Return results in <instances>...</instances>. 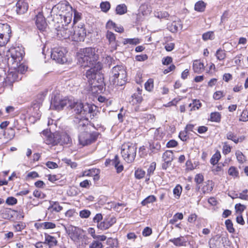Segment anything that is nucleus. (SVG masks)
<instances>
[{
    "mask_svg": "<svg viewBox=\"0 0 248 248\" xmlns=\"http://www.w3.org/2000/svg\"><path fill=\"white\" fill-rule=\"evenodd\" d=\"M182 188L179 185H177L173 189V193L176 198H179L182 193Z\"/></svg>",
    "mask_w": 248,
    "mask_h": 248,
    "instance_id": "40",
    "label": "nucleus"
},
{
    "mask_svg": "<svg viewBox=\"0 0 248 248\" xmlns=\"http://www.w3.org/2000/svg\"><path fill=\"white\" fill-rule=\"evenodd\" d=\"M11 57L13 62L16 63V66L23 59L24 56V50L19 47H15L10 50Z\"/></svg>",
    "mask_w": 248,
    "mask_h": 248,
    "instance_id": "11",
    "label": "nucleus"
},
{
    "mask_svg": "<svg viewBox=\"0 0 248 248\" xmlns=\"http://www.w3.org/2000/svg\"><path fill=\"white\" fill-rule=\"evenodd\" d=\"M156 201V198L154 195H150L147 197L141 202V204L143 206H145L147 204L152 203Z\"/></svg>",
    "mask_w": 248,
    "mask_h": 248,
    "instance_id": "31",
    "label": "nucleus"
},
{
    "mask_svg": "<svg viewBox=\"0 0 248 248\" xmlns=\"http://www.w3.org/2000/svg\"><path fill=\"white\" fill-rule=\"evenodd\" d=\"M172 62V58L169 56L163 58L162 60V64L163 65H169Z\"/></svg>",
    "mask_w": 248,
    "mask_h": 248,
    "instance_id": "56",
    "label": "nucleus"
},
{
    "mask_svg": "<svg viewBox=\"0 0 248 248\" xmlns=\"http://www.w3.org/2000/svg\"><path fill=\"white\" fill-rule=\"evenodd\" d=\"M206 5V3L203 1H199L195 5V10L200 12H203L205 10Z\"/></svg>",
    "mask_w": 248,
    "mask_h": 248,
    "instance_id": "28",
    "label": "nucleus"
},
{
    "mask_svg": "<svg viewBox=\"0 0 248 248\" xmlns=\"http://www.w3.org/2000/svg\"><path fill=\"white\" fill-rule=\"evenodd\" d=\"M136 146L131 143H126L122 145L121 154L124 159L127 163L132 162L136 157Z\"/></svg>",
    "mask_w": 248,
    "mask_h": 248,
    "instance_id": "5",
    "label": "nucleus"
},
{
    "mask_svg": "<svg viewBox=\"0 0 248 248\" xmlns=\"http://www.w3.org/2000/svg\"><path fill=\"white\" fill-rule=\"evenodd\" d=\"M225 225L227 230L230 233H233L235 232V230L233 227V224L232 221L230 219H227L225 221Z\"/></svg>",
    "mask_w": 248,
    "mask_h": 248,
    "instance_id": "38",
    "label": "nucleus"
},
{
    "mask_svg": "<svg viewBox=\"0 0 248 248\" xmlns=\"http://www.w3.org/2000/svg\"><path fill=\"white\" fill-rule=\"evenodd\" d=\"M11 30L7 24H0V46H5L9 41Z\"/></svg>",
    "mask_w": 248,
    "mask_h": 248,
    "instance_id": "8",
    "label": "nucleus"
},
{
    "mask_svg": "<svg viewBox=\"0 0 248 248\" xmlns=\"http://www.w3.org/2000/svg\"><path fill=\"white\" fill-rule=\"evenodd\" d=\"M43 101V98L41 96V97L38 100H34L31 105V108H40L42 106V102Z\"/></svg>",
    "mask_w": 248,
    "mask_h": 248,
    "instance_id": "29",
    "label": "nucleus"
},
{
    "mask_svg": "<svg viewBox=\"0 0 248 248\" xmlns=\"http://www.w3.org/2000/svg\"><path fill=\"white\" fill-rule=\"evenodd\" d=\"M13 227L15 230L17 232H20L26 227V224L23 222H18L13 225Z\"/></svg>",
    "mask_w": 248,
    "mask_h": 248,
    "instance_id": "36",
    "label": "nucleus"
},
{
    "mask_svg": "<svg viewBox=\"0 0 248 248\" xmlns=\"http://www.w3.org/2000/svg\"><path fill=\"white\" fill-rule=\"evenodd\" d=\"M221 116L219 113L215 112L211 113L210 120L212 122H219L220 121Z\"/></svg>",
    "mask_w": 248,
    "mask_h": 248,
    "instance_id": "37",
    "label": "nucleus"
},
{
    "mask_svg": "<svg viewBox=\"0 0 248 248\" xmlns=\"http://www.w3.org/2000/svg\"><path fill=\"white\" fill-rule=\"evenodd\" d=\"M195 181L197 184H201L203 181V176L201 174H197L195 177Z\"/></svg>",
    "mask_w": 248,
    "mask_h": 248,
    "instance_id": "58",
    "label": "nucleus"
},
{
    "mask_svg": "<svg viewBox=\"0 0 248 248\" xmlns=\"http://www.w3.org/2000/svg\"><path fill=\"white\" fill-rule=\"evenodd\" d=\"M145 172L141 169H138L135 171V175L136 178L140 179L144 177Z\"/></svg>",
    "mask_w": 248,
    "mask_h": 248,
    "instance_id": "46",
    "label": "nucleus"
},
{
    "mask_svg": "<svg viewBox=\"0 0 248 248\" xmlns=\"http://www.w3.org/2000/svg\"><path fill=\"white\" fill-rule=\"evenodd\" d=\"M90 215L91 212L88 210H83L79 212V216L81 218H88Z\"/></svg>",
    "mask_w": 248,
    "mask_h": 248,
    "instance_id": "50",
    "label": "nucleus"
},
{
    "mask_svg": "<svg viewBox=\"0 0 248 248\" xmlns=\"http://www.w3.org/2000/svg\"><path fill=\"white\" fill-rule=\"evenodd\" d=\"M152 232V229L147 227L145 228L142 232V234L144 236H149Z\"/></svg>",
    "mask_w": 248,
    "mask_h": 248,
    "instance_id": "62",
    "label": "nucleus"
},
{
    "mask_svg": "<svg viewBox=\"0 0 248 248\" xmlns=\"http://www.w3.org/2000/svg\"><path fill=\"white\" fill-rule=\"evenodd\" d=\"M46 165L49 169H56L58 167L57 163L52 161L47 162Z\"/></svg>",
    "mask_w": 248,
    "mask_h": 248,
    "instance_id": "61",
    "label": "nucleus"
},
{
    "mask_svg": "<svg viewBox=\"0 0 248 248\" xmlns=\"http://www.w3.org/2000/svg\"><path fill=\"white\" fill-rule=\"evenodd\" d=\"M145 88L148 91H151L154 88V80L149 78L145 83Z\"/></svg>",
    "mask_w": 248,
    "mask_h": 248,
    "instance_id": "39",
    "label": "nucleus"
},
{
    "mask_svg": "<svg viewBox=\"0 0 248 248\" xmlns=\"http://www.w3.org/2000/svg\"><path fill=\"white\" fill-rule=\"evenodd\" d=\"M115 222L116 218L115 217L108 218L105 219L103 221L98 224L97 226L98 229L101 230H105L109 228Z\"/></svg>",
    "mask_w": 248,
    "mask_h": 248,
    "instance_id": "15",
    "label": "nucleus"
},
{
    "mask_svg": "<svg viewBox=\"0 0 248 248\" xmlns=\"http://www.w3.org/2000/svg\"><path fill=\"white\" fill-rule=\"evenodd\" d=\"M110 79L113 84L121 86L127 80V74L124 67L122 65L114 66L111 71Z\"/></svg>",
    "mask_w": 248,
    "mask_h": 248,
    "instance_id": "4",
    "label": "nucleus"
},
{
    "mask_svg": "<svg viewBox=\"0 0 248 248\" xmlns=\"http://www.w3.org/2000/svg\"><path fill=\"white\" fill-rule=\"evenodd\" d=\"M103 245L99 241H94L90 246L89 248H102Z\"/></svg>",
    "mask_w": 248,
    "mask_h": 248,
    "instance_id": "51",
    "label": "nucleus"
},
{
    "mask_svg": "<svg viewBox=\"0 0 248 248\" xmlns=\"http://www.w3.org/2000/svg\"><path fill=\"white\" fill-rule=\"evenodd\" d=\"M112 165L115 167L117 170L118 173L121 172L124 169V167L122 165L120 164V160L119 157L117 155L115 156L114 158L112 160Z\"/></svg>",
    "mask_w": 248,
    "mask_h": 248,
    "instance_id": "23",
    "label": "nucleus"
},
{
    "mask_svg": "<svg viewBox=\"0 0 248 248\" xmlns=\"http://www.w3.org/2000/svg\"><path fill=\"white\" fill-rule=\"evenodd\" d=\"M69 235L72 240L74 241H77L79 239L80 235L76 231V228H75L74 230H72V232L69 233Z\"/></svg>",
    "mask_w": 248,
    "mask_h": 248,
    "instance_id": "42",
    "label": "nucleus"
},
{
    "mask_svg": "<svg viewBox=\"0 0 248 248\" xmlns=\"http://www.w3.org/2000/svg\"><path fill=\"white\" fill-rule=\"evenodd\" d=\"M50 206L49 207L48 209H52V211L56 212H59L62 209V207L61 206L59 203L57 202H50Z\"/></svg>",
    "mask_w": 248,
    "mask_h": 248,
    "instance_id": "27",
    "label": "nucleus"
},
{
    "mask_svg": "<svg viewBox=\"0 0 248 248\" xmlns=\"http://www.w3.org/2000/svg\"><path fill=\"white\" fill-rule=\"evenodd\" d=\"M99 172V170L98 169H94L92 170H89L87 171H85L83 172V176H91L94 175L95 176L98 177L97 174Z\"/></svg>",
    "mask_w": 248,
    "mask_h": 248,
    "instance_id": "32",
    "label": "nucleus"
},
{
    "mask_svg": "<svg viewBox=\"0 0 248 248\" xmlns=\"http://www.w3.org/2000/svg\"><path fill=\"white\" fill-rule=\"evenodd\" d=\"M174 44L173 43H166L165 45V48L167 51H171L174 48Z\"/></svg>",
    "mask_w": 248,
    "mask_h": 248,
    "instance_id": "60",
    "label": "nucleus"
},
{
    "mask_svg": "<svg viewBox=\"0 0 248 248\" xmlns=\"http://www.w3.org/2000/svg\"><path fill=\"white\" fill-rule=\"evenodd\" d=\"M231 147L226 142H224L223 147V152L224 154H228L231 152Z\"/></svg>",
    "mask_w": 248,
    "mask_h": 248,
    "instance_id": "57",
    "label": "nucleus"
},
{
    "mask_svg": "<svg viewBox=\"0 0 248 248\" xmlns=\"http://www.w3.org/2000/svg\"><path fill=\"white\" fill-rule=\"evenodd\" d=\"M91 127H93L91 124H86L82 121L78 122V128L79 132L78 141L80 145L83 146L91 144L95 142L98 136V133H91Z\"/></svg>",
    "mask_w": 248,
    "mask_h": 248,
    "instance_id": "2",
    "label": "nucleus"
},
{
    "mask_svg": "<svg viewBox=\"0 0 248 248\" xmlns=\"http://www.w3.org/2000/svg\"><path fill=\"white\" fill-rule=\"evenodd\" d=\"M142 98L140 94L135 93L132 95L130 103L135 105L136 107H139L138 105L142 102Z\"/></svg>",
    "mask_w": 248,
    "mask_h": 248,
    "instance_id": "20",
    "label": "nucleus"
},
{
    "mask_svg": "<svg viewBox=\"0 0 248 248\" xmlns=\"http://www.w3.org/2000/svg\"><path fill=\"white\" fill-rule=\"evenodd\" d=\"M225 94L222 91H217L214 93L213 98L216 100H218L224 96Z\"/></svg>",
    "mask_w": 248,
    "mask_h": 248,
    "instance_id": "55",
    "label": "nucleus"
},
{
    "mask_svg": "<svg viewBox=\"0 0 248 248\" xmlns=\"http://www.w3.org/2000/svg\"><path fill=\"white\" fill-rule=\"evenodd\" d=\"M83 108L84 105L81 101L73 97H65L61 99L56 95L52 97L49 108Z\"/></svg>",
    "mask_w": 248,
    "mask_h": 248,
    "instance_id": "3",
    "label": "nucleus"
},
{
    "mask_svg": "<svg viewBox=\"0 0 248 248\" xmlns=\"http://www.w3.org/2000/svg\"><path fill=\"white\" fill-rule=\"evenodd\" d=\"M100 7L103 12L107 13L110 8V4L108 1L102 2Z\"/></svg>",
    "mask_w": 248,
    "mask_h": 248,
    "instance_id": "33",
    "label": "nucleus"
},
{
    "mask_svg": "<svg viewBox=\"0 0 248 248\" xmlns=\"http://www.w3.org/2000/svg\"><path fill=\"white\" fill-rule=\"evenodd\" d=\"M21 79V77L19 78L18 74L16 71L10 72L7 77V79L10 82H14Z\"/></svg>",
    "mask_w": 248,
    "mask_h": 248,
    "instance_id": "21",
    "label": "nucleus"
},
{
    "mask_svg": "<svg viewBox=\"0 0 248 248\" xmlns=\"http://www.w3.org/2000/svg\"><path fill=\"white\" fill-rule=\"evenodd\" d=\"M17 202V199L13 197H9L6 200V203L10 205H15Z\"/></svg>",
    "mask_w": 248,
    "mask_h": 248,
    "instance_id": "48",
    "label": "nucleus"
},
{
    "mask_svg": "<svg viewBox=\"0 0 248 248\" xmlns=\"http://www.w3.org/2000/svg\"><path fill=\"white\" fill-rule=\"evenodd\" d=\"M67 52L63 47H55L51 51V57L57 62L63 64L67 61Z\"/></svg>",
    "mask_w": 248,
    "mask_h": 248,
    "instance_id": "6",
    "label": "nucleus"
},
{
    "mask_svg": "<svg viewBox=\"0 0 248 248\" xmlns=\"http://www.w3.org/2000/svg\"><path fill=\"white\" fill-rule=\"evenodd\" d=\"M193 69L195 73L198 74L202 73L204 70L203 63L198 60L194 61Z\"/></svg>",
    "mask_w": 248,
    "mask_h": 248,
    "instance_id": "19",
    "label": "nucleus"
},
{
    "mask_svg": "<svg viewBox=\"0 0 248 248\" xmlns=\"http://www.w3.org/2000/svg\"><path fill=\"white\" fill-rule=\"evenodd\" d=\"M45 242L49 248H53L57 244L56 239L54 237L47 234H45Z\"/></svg>",
    "mask_w": 248,
    "mask_h": 248,
    "instance_id": "18",
    "label": "nucleus"
},
{
    "mask_svg": "<svg viewBox=\"0 0 248 248\" xmlns=\"http://www.w3.org/2000/svg\"><path fill=\"white\" fill-rule=\"evenodd\" d=\"M169 242H172L177 247L183 246L184 245V243H185V239L182 236L173 239H170L169 240Z\"/></svg>",
    "mask_w": 248,
    "mask_h": 248,
    "instance_id": "25",
    "label": "nucleus"
},
{
    "mask_svg": "<svg viewBox=\"0 0 248 248\" xmlns=\"http://www.w3.org/2000/svg\"><path fill=\"white\" fill-rule=\"evenodd\" d=\"M216 56L218 60H223L226 58V53L224 50L219 48L217 51Z\"/></svg>",
    "mask_w": 248,
    "mask_h": 248,
    "instance_id": "34",
    "label": "nucleus"
},
{
    "mask_svg": "<svg viewBox=\"0 0 248 248\" xmlns=\"http://www.w3.org/2000/svg\"><path fill=\"white\" fill-rule=\"evenodd\" d=\"M86 35V31L83 25L79 24L74 27V31H72V36H73V38L75 41H83Z\"/></svg>",
    "mask_w": 248,
    "mask_h": 248,
    "instance_id": "10",
    "label": "nucleus"
},
{
    "mask_svg": "<svg viewBox=\"0 0 248 248\" xmlns=\"http://www.w3.org/2000/svg\"><path fill=\"white\" fill-rule=\"evenodd\" d=\"M214 186V183L212 181H208L206 183V188L204 190V191H206L207 192L211 191Z\"/></svg>",
    "mask_w": 248,
    "mask_h": 248,
    "instance_id": "54",
    "label": "nucleus"
},
{
    "mask_svg": "<svg viewBox=\"0 0 248 248\" xmlns=\"http://www.w3.org/2000/svg\"><path fill=\"white\" fill-rule=\"evenodd\" d=\"M16 12L18 15L25 13L28 8V3L25 0H18L16 4Z\"/></svg>",
    "mask_w": 248,
    "mask_h": 248,
    "instance_id": "13",
    "label": "nucleus"
},
{
    "mask_svg": "<svg viewBox=\"0 0 248 248\" xmlns=\"http://www.w3.org/2000/svg\"><path fill=\"white\" fill-rule=\"evenodd\" d=\"M228 174L234 177H236L238 176V171L236 168L234 167H231L228 170Z\"/></svg>",
    "mask_w": 248,
    "mask_h": 248,
    "instance_id": "45",
    "label": "nucleus"
},
{
    "mask_svg": "<svg viewBox=\"0 0 248 248\" xmlns=\"http://www.w3.org/2000/svg\"><path fill=\"white\" fill-rule=\"evenodd\" d=\"M41 227L46 229H54L56 227L55 224L50 222H43L41 224Z\"/></svg>",
    "mask_w": 248,
    "mask_h": 248,
    "instance_id": "44",
    "label": "nucleus"
},
{
    "mask_svg": "<svg viewBox=\"0 0 248 248\" xmlns=\"http://www.w3.org/2000/svg\"><path fill=\"white\" fill-rule=\"evenodd\" d=\"M179 137L182 140L186 141L188 138L186 131L185 130L184 131H181L179 133Z\"/></svg>",
    "mask_w": 248,
    "mask_h": 248,
    "instance_id": "59",
    "label": "nucleus"
},
{
    "mask_svg": "<svg viewBox=\"0 0 248 248\" xmlns=\"http://www.w3.org/2000/svg\"><path fill=\"white\" fill-rule=\"evenodd\" d=\"M178 144L177 142L175 140H170L168 142L166 146L168 148H172L176 147Z\"/></svg>",
    "mask_w": 248,
    "mask_h": 248,
    "instance_id": "64",
    "label": "nucleus"
},
{
    "mask_svg": "<svg viewBox=\"0 0 248 248\" xmlns=\"http://www.w3.org/2000/svg\"><path fill=\"white\" fill-rule=\"evenodd\" d=\"M35 247L36 248H49L45 241L44 242H37L35 244Z\"/></svg>",
    "mask_w": 248,
    "mask_h": 248,
    "instance_id": "63",
    "label": "nucleus"
},
{
    "mask_svg": "<svg viewBox=\"0 0 248 248\" xmlns=\"http://www.w3.org/2000/svg\"><path fill=\"white\" fill-rule=\"evenodd\" d=\"M221 155L219 153H215L211 157L210 159V163L212 165H215L217 163L219 159L220 158Z\"/></svg>",
    "mask_w": 248,
    "mask_h": 248,
    "instance_id": "41",
    "label": "nucleus"
},
{
    "mask_svg": "<svg viewBox=\"0 0 248 248\" xmlns=\"http://www.w3.org/2000/svg\"><path fill=\"white\" fill-rule=\"evenodd\" d=\"M226 138L228 140L233 141L235 143L237 144L239 142H242L245 139L244 137L241 136L237 137L236 135L231 131H229L226 134Z\"/></svg>",
    "mask_w": 248,
    "mask_h": 248,
    "instance_id": "17",
    "label": "nucleus"
},
{
    "mask_svg": "<svg viewBox=\"0 0 248 248\" xmlns=\"http://www.w3.org/2000/svg\"><path fill=\"white\" fill-rule=\"evenodd\" d=\"M63 137H67L66 135L65 134L61 135L58 132L50 133L46 136L45 141L48 145H55L59 143L62 144L63 142L62 139Z\"/></svg>",
    "mask_w": 248,
    "mask_h": 248,
    "instance_id": "9",
    "label": "nucleus"
},
{
    "mask_svg": "<svg viewBox=\"0 0 248 248\" xmlns=\"http://www.w3.org/2000/svg\"><path fill=\"white\" fill-rule=\"evenodd\" d=\"M214 36L213 32L212 31H208L205 32L202 34V39L204 41H206L209 39H212Z\"/></svg>",
    "mask_w": 248,
    "mask_h": 248,
    "instance_id": "49",
    "label": "nucleus"
},
{
    "mask_svg": "<svg viewBox=\"0 0 248 248\" xmlns=\"http://www.w3.org/2000/svg\"><path fill=\"white\" fill-rule=\"evenodd\" d=\"M76 110V119H79L80 121L87 124L89 119H92L94 118L95 109H75Z\"/></svg>",
    "mask_w": 248,
    "mask_h": 248,
    "instance_id": "7",
    "label": "nucleus"
},
{
    "mask_svg": "<svg viewBox=\"0 0 248 248\" xmlns=\"http://www.w3.org/2000/svg\"><path fill=\"white\" fill-rule=\"evenodd\" d=\"M140 43L139 39L138 38H132V39H124L123 41V44L124 45H126L127 44H129L131 45H137Z\"/></svg>",
    "mask_w": 248,
    "mask_h": 248,
    "instance_id": "35",
    "label": "nucleus"
},
{
    "mask_svg": "<svg viewBox=\"0 0 248 248\" xmlns=\"http://www.w3.org/2000/svg\"><path fill=\"white\" fill-rule=\"evenodd\" d=\"M156 168V163L153 162L151 163L149 168L147 170V173L149 175L152 174L154 173V170H155Z\"/></svg>",
    "mask_w": 248,
    "mask_h": 248,
    "instance_id": "52",
    "label": "nucleus"
},
{
    "mask_svg": "<svg viewBox=\"0 0 248 248\" xmlns=\"http://www.w3.org/2000/svg\"><path fill=\"white\" fill-rule=\"evenodd\" d=\"M183 218V215L181 213H177L175 214L172 219L170 220V223L174 224L178 220V219L181 220Z\"/></svg>",
    "mask_w": 248,
    "mask_h": 248,
    "instance_id": "30",
    "label": "nucleus"
},
{
    "mask_svg": "<svg viewBox=\"0 0 248 248\" xmlns=\"http://www.w3.org/2000/svg\"><path fill=\"white\" fill-rule=\"evenodd\" d=\"M56 30L57 36L60 39H67L72 36V31L67 28L63 27V25L62 27L59 26L56 28Z\"/></svg>",
    "mask_w": 248,
    "mask_h": 248,
    "instance_id": "12",
    "label": "nucleus"
},
{
    "mask_svg": "<svg viewBox=\"0 0 248 248\" xmlns=\"http://www.w3.org/2000/svg\"><path fill=\"white\" fill-rule=\"evenodd\" d=\"M127 8L125 4H120L118 5L115 9L116 13L117 15H122L127 12Z\"/></svg>",
    "mask_w": 248,
    "mask_h": 248,
    "instance_id": "24",
    "label": "nucleus"
},
{
    "mask_svg": "<svg viewBox=\"0 0 248 248\" xmlns=\"http://www.w3.org/2000/svg\"><path fill=\"white\" fill-rule=\"evenodd\" d=\"M245 208L246 206L241 203H238L235 205L236 211L239 212L240 214H241L242 212L244 211Z\"/></svg>",
    "mask_w": 248,
    "mask_h": 248,
    "instance_id": "53",
    "label": "nucleus"
},
{
    "mask_svg": "<svg viewBox=\"0 0 248 248\" xmlns=\"http://www.w3.org/2000/svg\"><path fill=\"white\" fill-rule=\"evenodd\" d=\"M236 155L237 160L239 162L242 163L245 161V156L242 153L239 151L236 152Z\"/></svg>",
    "mask_w": 248,
    "mask_h": 248,
    "instance_id": "47",
    "label": "nucleus"
},
{
    "mask_svg": "<svg viewBox=\"0 0 248 248\" xmlns=\"http://www.w3.org/2000/svg\"><path fill=\"white\" fill-rule=\"evenodd\" d=\"M106 37L109 42V44L111 45L112 49L116 50L119 45L116 41L115 34L110 31H108L106 34Z\"/></svg>",
    "mask_w": 248,
    "mask_h": 248,
    "instance_id": "16",
    "label": "nucleus"
},
{
    "mask_svg": "<svg viewBox=\"0 0 248 248\" xmlns=\"http://www.w3.org/2000/svg\"><path fill=\"white\" fill-rule=\"evenodd\" d=\"M36 25L40 31H44L47 24L45 18L42 13H39L36 16Z\"/></svg>",
    "mask_w": 248,
    "mask_h": 248,
    "instance_id": "14",
    "label": "nucleus"
},
{
    "mask_svg": "<svg viewBox=\"0 0 248 248\" xmlns=\"http://www.w3.org/2000/svg\"><path fill=\"white\" fill-rule=\"evenodd\" d=\"M239 120L243 122L248 121V109H243L241 112Z\"/></svg>",
    "mask_w": 248,
    "mask_h": 248,
    "instance_id": "43",
    "label": "nucleus"
},
{
    "mask_svg": "<svg viewBox=\"0 0 248 248\" xmlns=\"http://www.w3.org/2000/svg\"><path fill=\"white\" fill-rule=\"evenodd\" d=\"M78 62L81 66L89 67L90 69L86 73V77L89 84L93 87H98L96 84L97 72L102 69L101 63L97 62L98 55L95 53V49L87 47L83 49L78 53Z\"/></svg>",
    "mask_w": 248,
    "mask_h": 248,
    "instance_id": "1",
    "label": "nucleus"
},
{
    "mask_svg": "<svg viewBox=\"0 0 248 248\" xmlns=\"http://www.w3.org/2000/svg\"><path fill=\"white\" fill-rule=\"evenodd\" d=\"M168 28L171 32H176L179 28H182V25L179 22L173 21L168 26Z\"/></svg>",
    "mask_w": 248,
    "mask_h": 248,
    "instance_id": "26",
    "label": "nucleus"
},
{
    "mask_svg": "<svg viewBox=\"0 0 248 248\" xmlns=\"http://www.w3.org/2000/svg\"><path fill=\"white\" fill-rule=\"evenodd\" d=\"M173 153L172 151L167 150L164 153L162 158L165 162L171 163L173 159Z\"/></svg>",
    "mask_w": 248,
    "mask_h": 248,
    "instance_id": "22",
    "label": "nucleus"
}]
</instances>
